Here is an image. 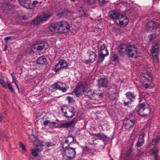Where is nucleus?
Returning <instances> with one entry per match:
<instances>
[{
  "label": "nucleus",
  "instance_id": "obj_1",
  "mask_svg": "<svg viewBox=\"0 0 160 160\" xmlns=\"http://www.w3.org/2000/svg\"><path fill=\"white\" fill-rule=\"evenodd\" d=\"M71 26L67 22L65 21L59 22L55 23H52L48 26L49 30L60 29L65 30L70 29Z\"/></svg>",
  "mask_w": 160,
  "mask_h": 160
},
{
  "label": "nucleus",
  "instance_id": "obj_2",
  "mask_svg": "<svg viewBox=\"0 0 160 160\" xmlns=\"http://www.w3.org/2000/svg\"><path fill=\"white\" fill-rule=\"evenodd\" d=\"M65 154L63 156V158L65 160H72L76 154L75 148L69 146L66 147L65 150Z\"/></svg>",
  "mask_w": 160,
  "mask_h": 160
},
{
  "label": "nucleus",
  "instance_id": "obj_3",
  "mask_svg": "<svg viewBox=\"0 0 160 160\" xmlns=\"http://www.w3.org/2000/svg\"><path fill=\"white\" fill-rule=\"evenodd\" d=\"M138 53L137 49L135 46L132 43L128 44L127 55L129 57L136 58Z\"/></svg>",
  "mask_w": 160,
  "mask_h": 160
},
{
  "label": "nucleus",
  "instance_id": "obj_4",
  "mask_svg": "<svg viewBox=\"0 0 160 160\" xmlns=\"http://www.w3.org/2000/svg\"><path fill=\"white\" fill-rule=\"evenodd\" d=\"M61 110L67 118H72L75 115V110L72 107L68 108L63 107L61 108Z\"/></svg>",
  "mask_w": 160,
  "mask_h": 160
},
{
  "label": "nucleus",
  "instance_id": "obj_5",
  "mask_svg": "<svg viewBox=\"0 0 160 160\" xmlns=\"http://www.w3.org/2000/svg\"><path fill=\"white\" fill-rule=\"evenodd\" d=\"M136 110L138 113L141 115L147 114L146 111H147L149 113L151 111V109L148 107H147L145 105L144 103H142L139 104V106L136 108Z\"/></svg>",
  "mask_w": 160,
  "mask_h": 160
},
{
  "label": "nucleus",
  "instance_id": "obj_6",
  "mask_svg": "<svg viewBox=\"0 0 160 160\" xmlns=\"http://www.w3.org/2000/svg\"><path fill=\"white\" fill-rule=\"evenodd\" d=\"M52 87L53 88L61 91L63 92H65L69 88V87L66 84L59 82L54 83Z\"/></svg>",
  "mask_w": 160,
  "mask_h": 160
},
{
  "label": "nucleus",
  "instance_id": "obj_7",
  "mask_svg": "<svg viewBox=\"0 0 160 160\" xmlns=\"http://www.w3.org/2000/svg\"><path fill=\"white\" fill-rule=\"evenodd\" d=\"M52 16V14L48 12L42 15L41 16L38 17L35 19L33 20L32 22V24H37L41 22L47 20Z\"/></svg>",
  "mask_w": 160,
  "mask_h": 160
},
{
  "label": "nucleus",
  "instance_id": "obj_8",
  "mask_svg": "<svg viewBox=\"0 0 160 160\" xmlns=\"http://www.w3.org/2000/svg\"><path fill=\"white\" fill-rule=\"evenodd\" d=\"M141 79L142 80L147 82L144 84V87L146 88H149V86L152 82V77L150 74L147 73H142L141 76Z\"/></svg>",
  "mask_w": 160,
  "mask_h": 160
},
{
  "label": "nucleus",
  "instance_id": "obj_9",
  "mask_svg": "<svg viewBox=\"0 0 160 160\" xmlns=\"http://www.w3.org/2000/svg\"><path fill=\"white\" fill-rule=\"evenodd\" d=\"M125 95L126 98L123 100L124 101L123 104L125 106H127L130 104L133 100L135 98V96L132 93L129 92L126 93Z\"/></svg>",
  "mask_w": 160,
  "mask_h": 160
},
{
  "label": "nucleus",
  "instance_id": "obj_10",
  "mask_svg": "<svg viewBox=\"0 0 160 160\" xmlns=\"http://www.w3.org/2000/svg\"><path fill=\"white\" fill-rule=\"evenodd\" d=\"M68 64L66 62L63 60H60L55 66L54 71L56 72L60 71L63 69L66 68Z\"/></svg>",
  "mask_w": 160,
  "mask_h": 160
},
{
  "label": "nucleus",
  "instance_id": "obj_11",
  "mask_svg": "<svg viewBox=\"0 0 160 160\" xmlns=\"http://www.w3.org/2000/svg\"><path fill=\"white\" fill-rule=\"evenodd\" d=\"M160 28V24L154 21H150L146 25V30L157 29Z\"/></svg>",
  "mask_w": 160,
  "mask_h": 160
},
{
  "label": "nucleus",
  "instance_id": "obj_12",
  "mask_svg": "<svg viewBox=\"0 0 160 160\" xmlns=\"http://www.w3.org/2000/svg\"><path fill=\"white\" fill-rule=\"evenodd\" d=\"M88 86L87 88L84 89L83 92L86 96H87L89 98L91 99L95 100V97L98 96L97 93H94L92 91L89 90L88 91Z\"/></svg>",
  "mask_w": 160,
  "mask_h": 160
},
{
  "label": "nucleus",
  "instance_id": "obj_13",
  "mask_svg": "<svg viewBox=\"0 0 160 160\" xmlns=\"http://www.w3.org/2000/svg\"><path fill=\"white\" fill-rule=\"evenodd\" d=\"M108 55V52L105 44H103L100 48V56L102 59V62L105 57Z\"/></svg>",
  "mask_w": 160,
  "mask_h": 160
},
{
  "label": "nucleus",
  "instance_id": "obj_14",
  "mask_svg": "<svg viewBox=\"0 0 160 160\" xmlns=\"http://www.w3.org/2000/svg\"><path fill=\"white\" fill-rule=\"evenodd\" d=\"M87 87L88 85L85 83H82L80 85L77 86L74 89V93L77 96L79 97L80 95V92H79L80 89V88H83L84 90Z\"/></svg>",
  "mask_w": 160,
  "mask_h": 160
},
{
  "label": "nucleus",
  "instance_id": "obj_15",
  "mask_svg": "<svg viewBox=\"0 0 160 160\" xmlns=\"http://www.w3.org/2000/svg\"><path fill=\"white\" fill-rule=\"evenodd\" d=\"M89 57V60L87 61L88 63H92L96 60L97 58V55L96 53L93 51L89 50L88 52Z\"/></svg>",
  "mask_w": 160,
  "mask_h": 160
},
{
  "label": "nucleus",
  "instance_id": "obj_16",
  "mask_svg": "<svg viewBox=\"0 0 160 160\" xmlns=\"http://www.w3.org/2000/svg\"><path fill=\"white\" fill-rule=\"evenodd\" d=\"M127 44H122L119 46L118 48L119 53L121 55H123L125 54L127 55Z\"/></svg>",
  "mask_w": 160,
  "mask_h": 160
},
{
  "label": "nucleus",
  "instance_id": "obj_17",
  "mask_svg": "<svg viewBox=\"0 0 160 160\" xmlns=\"http://www.w3.org/2000/svg\"><path fill=\"white\" fill-rule=\"evenodd\" d=\"M135 121L134 120L129 119H126L123 122L124 126L127 128L128 127L130 129L132 128L135 124Z\"/></svg>",
  "mask_w": 160,
  "mask_h": 160
},
{
  "label": "nucleus",
  "instance_id": "obj_18",
  "mask_svg": "<svg viewBox=\"0 0 160 160\" xmlns=\"http://www.w3.org/2000/svg\"><path fill=\"white\" fill-rule=\"evenodd\" d=\"M109 15L110 18L113 20H117L118 19H121L123 18L122 15L119 14L114 11L110 12Z\"/></svg>",
  "mask_w": 160,
  "mask_h": 160
},
{
  "label": "nucleus",
  "instance_id": "obj_19",
  "mask_svg": "<svg viewBox=\"0 0 160 160\" xmlns=\"http://www.w3.org/2000/svg\"><path fill=\"white\" fill-rule=\"evenodd\" d=\"M152 54L153 57L154 59L156 60H158V57L157 53L158 50V46L157 44L153 46L152 48Z\"/></svg>",
  "mask_w": 160,
  "mask_h": 160
},
{
  "label": "nucleus",
  "instance_id": "obj_20",
  "mask_svg": "<svg viewBox=\"0 0 160 160\" xmlns=\"http://www.w3.org/2000/svg\"><path fill=\"white\" fill-rule=\"evenodd\" d=\"M20 4L24 7L29 8L30 5V2L29 0H18Z\"/></svg>",
  "mask_w": 160,
  "mask_h": 160
},
{
  "label": "nucleus",
  "instance_id": "obj_21",
  "mask_svg": "<svg viewBox=\"0 0 160 160\" xmlns=\"http://www.w3.org/2000/svg\"><path fill=\"white\" fill-rule=\"evenodd\" d=\"M108 80L106 78H101L98 81V85L99 87H107L108 84Z\"/></svg>",
  "mask_w": 160,
  "mask_h": 160
},
{
  "label": "nucleus",
  "instance_id": "obj_22",
  "mask_svg": "<svg viewBox=\"0 0 160 160\" xmlns=\"http://www.w3.org/2000/svg\"><path fill=\"white\" fill-rule=\"evenodd\" d=\"M160 138L159 137H157L156 138L152 140V142L149 143L147 146L148 148H149L151 146L156 145L157 143L160 141Z\"/></svg>",
  "mask_w": 160,
  "mask_h": 160
},
{
  "label": "nucleus",
  "instance_id": "obj_23",
  "mask_svg": "<svg viewBox=\"0 0 160 160\" xmlns=\"http://www.w3.org/2000/svg\"><path fill=\"white\" fill-rule=\"evenodd\" d=\"M158 152V150L156 147L155 146L151 149L150 152L152 155L156 158Z\"/></svg>",
  "mask_w": 160,
  "mask_h": 160
},
{
  "label": "nucleus",
  "instance_id": "obj_24",
  "mask_svg": "<svg viewBox=\"0 0 160 160\" xmlns=\"http://www.w3.org/2000/svg\"><path fill=\"white\" fill-rule=\"evenodd\" d=\"M46 62V59L44 56H42L39 58L37 61L38 64H42Z\"/></svg>",
  "mask_w": 160,
  "mask_h": 160
},
{
  "label": "nucleus",
  "instance_id": "obj_25",
  "mask_svg": "<svg viewBox=\"0 0 160 160\" xmlns=\"http://www.w3.org/2000/svg\"><path fill=\"white\" fill-rule=\"evenodd\" d=\"M111 60L115 62H118L119 61V59L117 55L114 53H112L111 54Z\"/></svg>",
  "mask_w": 160,
  "mask_h": 160
},
{
  "label": "nucleus",
  "instance_id": "obj_26",
  "mask_svg": "<svg viewBox=\"0 0 160 160\" xmlns=\"http://www.w3.org/2000/svg\"><path fill=\"white\" fill-rule=\"evenodd\" d=\"M110 94L109 95V98L112 100H113L117 99L118 96V93H114L112 92H110Z\"/></svg>",
  "mask_w": 160,
  "mask_h": 160
},
{
  "label": "nucleus",
  "instance_id": "obj_27",
  "mask_svg": "<svg viewBox=\"0 0 160 160\" xmlns=\"http://www.w3.org/2000/svg\"><path fill=\"white\" fill-rule=\"evenodd\" d=\"M109 92H110L118 93L117 86L114 85H112L109 89Z\"/></svg>",
  "mask_w": 160,
  "mask_h": 160
},
{
  "label": "nucleus",
  "instance_id": "obj_28",
  "mask_svg": "<svg viewBox=\"0 0 160 160\" xmlns=\"http://www.w3.org/2000/svg\"><path fill=\"white\" fill-rule=\"evenodd\" d=\"M76 119L75 118L73 119L70 122H68L66 123L67 125L68 128L72 126L74 123L75 122Z\"/></svg>",
  "mask_w": 160,
  "mask_h": 160
},
{
  "label": "nucleus",
  "instance_id": "obj_29",
  "mask_svg": "<svg viewBox=\"0 0 160 160\" xmlns=\"http://www.w3.org/2000/svg\"><path fill=\"white\" fill-rule=\"evenodd\" d=\"M97 95H98V96L95 97V100H96V101L94 102L96 104H98L99 103L98 100L102 98L103 96V94L101 93L99 94H97Z\"/></svg>",
  "mask_w": 160,
  "mask_h": 160
},
{
  "label": "nucleus",
  "instance_id": "obj_30",
  "mask_svg": "<svg viewBox=\"0 0 160 160\" xmlns=\"http://www.w3.org/2000/svg\"><path fill=\"white\" fill-rule=\"evenodd\" d=\"M43 145L42 144H39L38 145H37L36 150L38 152H40L42 150L43 147Z\"/></svg>",
  "mask_w": 160,
  "mask_h": 160
},
{
  "label": "nucleus",
  "instance_id": "obj_31",
  "mask_svg": "<svg viewBox=\"0 0 160 160\" xmlns=\"http://www.w3.org/2000/svg\"><path fill=\"white\" fill-rule=\"evenodd\" d=\"M74 141V138L72 136H69L68 137L67 139L65 140V142L66 143H68L69 142L71 143L73 142Z\"/></svg>",
  "mask_w": 160,
  "mask_h": 160
},
{
  "label": "nucleus",
  "instance_id": "obj_32",
  "mask_svg": "<svg viewBox=\"0 0 160 160\" xmlns=\"http://www.w3.org/2000/svg\"><path fill=\"white\" fill-rule=\"evenodd\" d=\"M145 136V134L143 132H141V134L139 136V137L138 140L143 142H144V137Z\"/></svg>",
  "mask_w": 160,
  "mask_h": 160
},
{
  "label": "nucleus",
  "instance_id": "obj_33",
  "mask_svg": "<svg viewBox=\"0 0 160 160\" xmlns=\"http://www.w3.org/2000/svg\"><path fill=\"white\" fill-rule=\"evenodd\" d=\"M97 137L100 138V139H104L106 138V136L102 133H99L97 134Z\"/></svg>",
  "mask_w": 160,
  "mask_h": 160
},
{
  "label": "nucleus",
  "instance_id": "obj_34",
  "mask_svg": "<svg viewBox=\"0 0 160 160\" xmlns=\"http://www.w3.org/2000/svg\"><path fill=\"white\" fill-rule=\"evenodd\" d=\"M0 83L3 88H7V85L5 84V82L1 78L0 79Z\"/></svg>",
  "mask_w": 160,
  "mask_h": 160
},
{
  "label": "nucleus",
  "instance_id": "obj_35",
  "mask_svg": "<svg viewBox=\"0 0 160 160\" xmlns=\"http://www.w3.org/2000/svg\"><path fill=\"white\" fill-rule=\"evenodd\" d=\"M44 47V46L43 45H39L37 46H36L35 47L36 49L38 51H41Z\"/></svg>",
  "mask_w": 160,
  "mask_h": 160
},
{
  "label": "nucleus",
  "instance_id": "obj_36",
  "mask_svg": "<svg viewBox=\"0 0 160 160\" xmlns=\"http://www.w3.org/2000/svg\"><path fill=\"white\" fill-rule=\"evenodd\" d=\"M144 142H143L142 141L138 140V142H137L136 146L137 147H139L142 146L143 144L144 143Z\"/></svg>",
  "mask_w": 160,
  "mask_h": 160
},
{
  "label": "nucleus",
  "instance_id": "obj_37",
  "mask_svg": "<svg viewBox=\"0 0 160 160\" xmlns=\"http://www.w3.org/2000/svg\"><path fill=\"white\" fill-rule=\"evenodd\" d=\"M122 17L123 18H121V19H122L124 23V25H126L128 23V19L127 17L124 16H122Z\"/></svg>",
  "mask_w": 160,
  "mask_h": 160
},
{
  "label": "nucleus",
  "instance_id": "obj_38",
  "mask_svg": "<svg viewBox=\"0 0 160 160\" xmlns=\"http://www.w3.org/2000/svg\"><path fill=\"white\" fill-rule=\"evenodd\" d=\"M156 38V36L154 34H150L148 36L149 41H151Z\"/></svg>",
  "mask_w": 160,
  "mask_h": 160
},
{
  "label": "nucleus",
  "instance_id": "obj_39",
  "mask_svg": "<svg viewBox=\"0 0 160 160\" xmlns=\"http://www.w3.org/2000/svg\"><path fill=\"white\" fill-rule=\"evenodd\" d=\"M66 99L68 100L69 103H72L74 102L73 98L70 96H68L67 97Z\"/></svg>",
  "mask_w": 160,
  "mask_h": 160
},
{
  "label": "nucleus",
  "instance_id": "obj_40",
  "mask_svg": "<svg viewBox=\"0 0 160 160\" xmlns=\"http://www.w3.org/2000/svg\"><path fill=\"white\" fill-rule=\"evenodd\" d=\"M50 121L45 120L43 124L45 126H48L50 127Z\"/></svg>",
  "mask_w": 160,
  "mask_h": 160
},
{
  "label": "nucleus",
  "instance_id": "obj_41",
  "mask_svg": "<svg viewBox=\"0 0 160 160\" xmlns=\"http://www.w3.org/2000/svg\"><path fill=\"white\" fill-rule=\"evenodd\" d=\"M36 151V149H33L32 150L31 153L32 155H33L35 157H36L38 156V154Z\"/></svg>",
  "mask_w": 160,
  "mask_h": 160
},
{
  "label": "nucleus",
  "instance_id": "obj_42",
  "mask_svg": "<svg viewBox=\"0 0 160 160\" xmlns=\"http://www.w3.org/2000/svg\"><path fill=\"white\" fill-rule=\"evenodd\" d=\"M119 19V22H117V24H118L120 26H125L124 23L122 19Z\"/></svg>",
  "mask_w": 160,
  "mask_h": 160
},
{
  "label": "nucleus",
  "instance_id": "obj_43",
  "mask_svg": "<svg viewBox=\"0 0 160 160\" xmlns=\"http://www.w3.org/2000/svg\"><path fill=\"white\" fill-rule=\"evenodd\" d=\"M8 87L12 92H14V90L11 84H8L7 85V88Z\"/></svg>",
  "mask_w": 160,
  "mask_h": 160
},
{
  "label": "nucleus",
  "instance_id": "obj_44",
  "mask_svg": "<svg viewBox=\"0 0 160 160\" xmlns=\"http://www.w3.org/2000/svg\"><path fill=\"white\" fill-rule=\"evenodd\" d=\"M127 119H129L131 120H135V117L134 116H133L132 114H130L128 116V118Z\"/></svg>",
  "mask_w": 160,
  "mask_h": 160
},
{
  "label": "nucleus",
  "instance_id": "obj_45",
  "mask_svg": "<svg viewBox=\"0 0 160 160\" xmlns=\"http://www.w3.org/2000/svg\"><path fill=\"white\" fill-rule=\"evenodd\" d=\"M12 39V37H8L5 38H4V40H5V42L6 43H7L8 41L11 40Z\"/></svg>",
  "mask_w": 160,
  "mask_h": 160
},
{
  "label": "nucleus",
  "instance_id": "obj_46",
  "mask_svg": "<svg viewBox=\"0 0 160 160\" xmlns=\"http://www.w3.org/2000/svg\"><path fill=\"white\" fill-rule=\"evenodd\" d=\"M77 9L78 11L79 12H84V10L83 8L82 7H80L77 8Z\"/></svg>",
  "mask_w": 160,
  "mask_h": 160
},
{
  "label": "nucleus",
  "instance_id": "obj_47",
  "mask_svg": "<svg viewBox=\"0 0 160 160\" xmlns=\"http://www.w3.org/2000/svg\"><path fill=\"white\" fill-rule=\"evenodd\" d=\"M45 144L47 147H51L54 145L53 144L49 142H46L45 143Z\"/></svg>",
  "mask_w": 160,
  "mask_h": 160
},
{
  "label": "nucleus",
  "instance_id": "obj_48",
  "mask_svg": "<svg viewBox=\"0 0 160 160\" xmlns=\"http://www.w3.org/2000/svg\"><path fill=\"white\" fill-rule=\"evenodd\" d=\"M60 128H68L66 123L61 124L60 126Z\"/></svg>",
  "mask_w": 160,
  "mask_h": 160
},
{
  "label": "nucleus",
  "instance_id": "obj_49",
  "mask_svg": "<svg viewBox=\"0 0 160 160\" xmlns=\"http://www.w3.org/2000/svg\"><path fill=\"white\" fill-rule=\"evenodd\" d=\"M100 4L102 6L105 3V1L104 0H99Z\"/></svg>",
  "mask_w": 160,
  "mask_h": 160
},
{
  "label": "nucleus",
  "instance_id": "obj_50",
  "mask_svg": "<svg viewBox=\"0 0 160 160\" xmlns=\"http://www.w3.org/2000/svg\"><path fill=\"white\" fill-rule=\"evenodd\" d=\"M56 124V123L55 122H50V127L54 126Z\"/></svg>",
  "mask_w": 160,
  "mask_h": 160
},
{
  "label": "nucleus",
  "instance_id": "obj_51",
  "mask_svg": "<svg viewBox=\"0 0 160 160\" xmlns=\"http://www.w3.org/2000/svg\"><path fill=\"white\" fill-rule=\"evenodd\" d=\"M19 146L20 147L22 148V147H24L25 146L22 143L20 142L19 143Z\"/></svg>",
  "mask_w": 160,
  "mask_h": 160
},
{
  "label": "nucleus",
  "instance_id": "obj_52",
  "mask_svg": "<svg viewBox=\"0 0 160 160\" xmlns=\"http://www.w3.org/2000/svg\"><path fill=\"white\" fill-rule=\"evenodd\" d=\"M12 77V78L13 81H14L15 80H16V77L15 76L13 75L12 74H11Z\"/></svg>",
  "mask_w": 160,
  "mask_h": 160
},
{
  "label": "nucleus",
  "instance_id": "obj_53",
  "mask_svg": "<svg viewBox=\"0 0 160 160\" xmlns=\"http://www.w3.org/2000/svg\"><path fill=\"white\" fill-rule=\"evenodd\" d=\"M88 1L91 3H93L95 2V0H88Z\"/></svg>",
  "mask_w": 160,
  "mask_h": 160
},
{
  "label": "nucleus",
  "instance_id": "obj_54",
  "mask_svg": "<svg viewBox=\"0 0 160 160\" xmlns=\"http://www.w3.org/2000/svg\"><path fill=\"white\" fill-rule=\"evenodd\" d=\"M56 32L58 33H65L66 32H63V31H58V32Z\"/></svg>",
  "mask_w": 160,
  "mask_h": 160
},
{
  "label": "nucleus",
  "instance_id": "obj_55",
  "mask_svg": "<svg viewBox=\"0 0 160 160\" xmlns=\"http://www.w3.org/2000/svg\"><path fill=\"white\" fill-rule=\"evenodd\" d=\"M22 151L23 152H26V150L25 146L24 147H22Z\"/></svg>",
  "mask_w": 160,
  "mask_h": 160
},
{
  "label": "nucleus",
  "instance_id": "obj_56",
  "mask_svg": "<svg viewBox=\"0 0 160 160\" xmlns=\"http://www.w3.org/2000/svg\"><path fill=\"white\" fill-rule=\"evenodd\" d=\"M22 18L23 20H27V18L25 16H22Z\"/></svg>",
  "mask_w": 160,
  "mask_h": 160
},
{
  "label": "nucleus",
  "instance_id": "obj_57",
  "mask_svg": "<svg viewBox=\"0 0 160 160\" xmlns=\"http://www.w3.org/2000/svg\"><path fill=\"white\" fill-rule=\"evenodd\" d=\"M90 135L92 136L97 137V134L90 133Z\"/></svg>",
  "mask_w": 160,
  "mask_h": 160
},
{
  "label": "nucleus",
  "instance_id": "obj_58",
  "mask_svg": "<svg viewBox=\"0 0 160 160\" xmlns=\"http://www.w3.org/2000/svg\"><path fill=\"white\" fill-rule=\"evenodd\" d=\"M13 82H14L15 84V85H16V84H18V81H17V80H14L13 81Z\"/></svg>",
  "mask_w": 160,
  "mask_h": 160
},
{
  "label": "nucleus",
  "instance_id": "obj_59",
  "mask_svg": "<svg viewBox=\"0 0 160 160\" xmlns=\"http://www.w3.org/2000/svg\"><path fill=\"white\" fill-rule=\"evenodd\" d=\"M38 3V2L37 1H34L33 2L32 4L33 5L36 4Z\"/></svg>",
  "mask_w": 160,
  "mask_h": 160
},
{
  "label": "nucleus",
  "instance_id": "obj_60",
  "mask_svg": "<svg viewBox=\"0 0 160 160\" xmlns=\"http://www.w3.org/2000/svg\"><path fill=\"white\" fill-rule=\"evenodd\" d=\"M7 45H6L5 46V48H4V50H3V51H6L7 50Z\"/></svg>",
  "mask_w": 160,
  "mask_h": 160
},
{
  "label": "nucleus",
  "instance_id": "obj_61",
  "mask_svg": "<svg viewBox=\"0 0 160 160\" xmlns=\"http://www.w3.org/2000/svg\"><path fill=\"white\" fill-rule=\"evenodd\" d=\"M2 118L1 116V115H0V121H2Z\"/></svg>",
  "mask_w": 160,
  "mask_h": 160
},
{
  "label": "nucleus",
  "instance_id": "obj_62",
  "mask_svg": "<svg viewBox=\"0 0 160 160\" xmlns=\"http://www.w3.org/2000/svg\"><path fill=\"white\" fill-rule=\"evenodd\" d=\"M15 86L19 90V88L18 87V84H16V85H15Z\"/></svg>",
  "mask_w": 160,
  "mask_h": 160
},
{
  "label": "nucleus",
  "instance_id": "obj_63",
  "mask_svg": "<svg viewBox=\"0 0 160 160\" xmlns=\"http://www.w3.org/2000/svg\"><path fill=\"white\" fill-rule=\"evenodd\" d=\"M57 15L59 17H61V15H60L59 14H58Z\"/></svg>",
  "mask_w": 160,
  "mask_h": 160
},
{
  "label": "nucleus",
  "instance_id": "obj_64",
  "mask_svg": "<svg viewBox=\"0 0 160 160\" xmlns=\"http://www.w3.org/2000/svg\"><path fill=\"white\" fill-rule=\"evenodd\" d=\"M3 114H4L5 115H6V113L5 112H3Z\"/></svg>",
  "mask_w": 160,
  "mask_h": 160
}]
</instances>
